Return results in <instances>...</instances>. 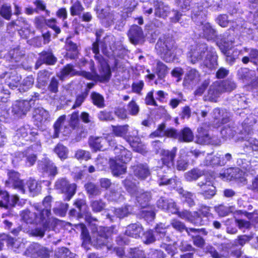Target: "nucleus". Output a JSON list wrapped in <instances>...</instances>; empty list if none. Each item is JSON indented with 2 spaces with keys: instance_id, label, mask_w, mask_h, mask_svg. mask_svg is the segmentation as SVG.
<instances>
[{
  "instance_id": "f257e3e1",
  "label": "nucleus",
  "mask_w": 258,
  "mask_h": 258,
  "mask_svg": "<svg viewBox=\"0 0 258 258\" xmlns=\"http://www.w3.org/2000/svg\"><path fill=\"white\" fill-rule=\"evenodd\" d=\"M86 221L89 223L92 230V236H90L86 226L80 223L77 225V228L81 230V237L83 239V245L91 243L97 248L107 245L109 237L113 232L111 227L97 226L95 222L97 220L93 217L90 213L85 216Z\"/></svg>"
},
{
  "instance_id": "f03ea898",
  "label": "nucleus",
  "mask_w": 258,
  "mask_h": 258,
  "mask_svg": "<svg viewBox=\"0 0 258 258\" xmlns=\"http://www.w3.org/2000/svg\"><path fill=\"white\" fill-rule=\"evenodd\" d=\"M50 196L46 197L42 203H34L32 205V211L25 209L20 212V215L22 220L27 224L48 226L47 221L51 215Z\"/></svg>"
},
{
  "instance_id": "7ed1b4c3",
  "label": "nucleus",
  "mask_w": 258,
  "mask_h": 258,
  "mask_svg": "<svg viewBox=\"0 0 258 258\" xmlns=\"http://www.w3.org/2000/svg\"><path fill=\"white\" fill-rule=\"evenodd\" d=\"M153 146L157 153H160L162 155L161 161L163 165L161 167H157V169L159 184L162 185L175 183V179L169 178L167 174L171 172V167L173 165L177 148L174 147L171 151L164 150L162 148V143L159 141L154 142Z\"/></svg>"
},
{
  "instance_id": "20e7f679",
  "label": "nucleus",
  "mask_w": 258,
  "mask_h": 258,
  "mask_svg": "<svg viewBox=\"0 0 258 258\" xmlns=\"http://www.w3.org/2000/svg\"><path fill=\"white\" fill-rule=\"evenodd\" d=\"M102 31L99 30L96 33V41L93 43L92 51L95 54V58L98 61L100 64L99 74L96 72L95 68L94 62L92 60L90 61V69L92 73L83 71L81 73L82 75L88 80H94L95 78H98L102 82L108 81L111 76L110 67L106 60L99 54V45L101 43L100 42V37Z\"/></svg>"
},
{
  "instance_id": "39448f33",
  "label": "nucleus",
  "mask_w": 258,
  "mask_h": 258,
  "mask_svg": "<svg viewBox=\"0 0 258 258\" xmlns=\"http://www.w3.org/2000/svg\"><path fill=\"white\" fill-rule=\"evenodd\" d=\"M203 7H199V4L193 8L191 14L192 20L198 26V34L208 40H216L217 42L225 41V38L220 40L221 36H218L216 29L209 22H206V15Z\"/></svg>"
},
{
  "instance_id": "423d86ee",
  "label": "nucleus",
  "mask_w": 258,
  "mask_h": 258,
  "mask_svg": "<svg viewBox=\"0 0 258 258\" xmlns=\"http://www.w3.org/2000/svg\"><path fill=\"white\" fill-rule=\"evenodd\" d=\"M187 56L190 62L194 64L202 60L205 56L203 64L209 70L215 69L218 65V56L215 49L208 47L206 44L192 46Z\"/></svg>"
},
{
  "instance_id": "0eeeda50",
  "label": "nucleus",
  "mask_w": 258,
  "mask_h": 258,
  "mask_svg": "<svg viewBox=\"0 0 258 258\" xmlns=\"http://www.w3.org/2000/svg\"><path fill=\"white\" fill-rule=\"evenodd\" d=\"M131 178V177H127L123 181L125 188L132 196L136 197L137 202L141 208L147 207L151 199V193L139 189L137 182L135 181H133Z\"/></svg>"
},
{
  "instance_id": "6e6552de",
  "label": "nucleus",
  "mask_w": 258,
  "mask_h": 258,
  "mask_svg": "<svg viewBox=\"0 0 258 258\" xmlns=\"http://www.w3.org/2000/svg\"><path fill=\"white\" fill-rule=\"evenodd\" d=\"M112 132L117 137H122L127 142L133 150L137 152L144 153L146 151L145 146L141 142L137 136L126 135L128 130V125L112 126Z\"/></svg>"
},
{
  "instance_id": "1a4fd4ad",
  "label": "nucleus",
  "mask_w": 258,
  "mask_h": 258,
  "mask_svg": "<svg viewBox=\"0 0 258 258\" xmlns=\"http://www.w3.org/2000/svg\"><path fill=\"white\" fill-rule=\"evenodd\" d=\"M210 211V207L202 205L199 210V213L198 212H191L185 210L179 213V217L195 225H203L205 224L207 222L203 220V218H206L207 219L213 218V215Z\"/></svg>"
},
{
  "instance_id": "9d476101",
  "label": "nucleus",
  "mask_w": 258,
  "mask_h": 258,
  "mask_svg": "<svg viewBox=\"0 0 258 258\" xmlns=\"http://www.w3.org/2000/svg\"><path fill=\"white\" fill-rule=\"evenodd\" d=\"M235 82L231 80L223 81H216L210 86L208 90V99L212 102H216L222 93L231 92L236 88Z\"/></svg>"
},
{
  "instance_id": "9b49d317",
  "label": "nucleus",
  "mask_w": 258,
  "mask_h": 258,
  "mask_svg": "<svg viewBox=\"0 0 258 258\" xmlns=\"http://www.w3.org/2000/svg\"><path fill=\"white\" fill-rule=\"evenodd\" d=\"M173 45L174 41L171 37L163 36L157 41L156 49L164 60L169 62L174 57Z\"/></svg>"
},
{
  "instance_id": "f8f14e48",
  "label": "nucleus",
  "mask_w": 258,
  "mask_h": 258,
  "mask_svg": "<svg viewBox=\"0 0 258 258\" xmlns=\"http://www.w3.org/2000/svg\"><path fill=\"white\" fill-rule=\"evenodd\" d=\"M89 143L95 151L105 150L107 145L113 148L116 144L114 137L111 135H107L104 137H92L89 139Z\"/></svg>"
},
{
  "instance_id": "ddd939ff",
  "label": "nucleus",
  "mask_w": 258,
  "mask_h": 258,
  "mask_svg": "<svg viewBox=\"0 0 258 258\" xmlns=\"http://www.w3.org/2000/svg\"><path fill=\"white\" fill-rule=\"evenodd\" d=\"M227 39L225 41H218L217 45L221 51L226 55L227 62L232 64L237 57L240 52L237 50H234L233 54L231 55L230 49L232 47L234 40L231 36L228 37Z\"/></svg>"
},
{
  "instance_id": "4468645a",
  "label": "nucleus",
  "mask_w": 258,
  "mask_h": 258,
  "mask_svg": "<svg viewBox=\"0 0 258 258\" xmlns=\"http://www.w3.org/2000/svg\"><path fill=\"white\" fill-rule=\"evenodd\" d=\"M197 186L199 187V193L205 199H210L216 195V187L212 181L208 178L199 182Z\"/></svg>"
},
{
  "instance_id": "2eb2a0df",
  "label": "nucleus",
  "mask_w": 258,
  "mask_h": 258,
  "mask_svg": "<svg viewBox=\"0 0 258 258\" xmlns=\"http://www.w3.org/2000/svg\"><path fill=\"white\" fill-rule=\"evenodd\" d=\"M55 189L62 193L66 194V199L69 201L76 192V185L70 184L66 178H59L55 183Z\"/></svg>"
},
{
  "instance_id": "dca6fc26",
  "label": "nucleus",
  "mask_w": 258,
  "mask_h": 258,
  "mask_svg": "<svg viewBox=\"0 0 258 258\" xmlns=\"http://www.w3.org/2000/svg\"><path fill=\"white\" fill-rule=\"evenodd\" d=\"M31 108L30 101L26 100H17L12 107V113L16 117H23L26 116Z\"/></svg>"
},
{
  "instance_id": "f3484780",
  "label": "nucleus",
  "mask_w": 258,
  "mask_h": 258,
  "mask_svg": "<svg viewBox=\"0 0 258 258\" xmlns=\"http://www.w3.org/2000/svg\"><path fill=\"white\" fill-rule=\"evenodd\" d=\"M201 80V74L195 69L189 68L185 75L183 85L185 87L195 86Z\"/></svg>"
},
{
  "instance_id": "a211bd4d",
  "label": "nucleus",
  "mask_w": 258,
  "mask_h": 258,
  "mask_svg": "<svg viewBox=\"0 0 258 258\" xmlns=\"http://www.w3.org/2000/svg\"><path fill=\"white\" fill-rule=\"evenodd\" d=\"M113 152L115 155V159L118 161L126 163L132 159V153L126 150L124 147L118 145L114 146Z\"/></svg>"
},
{
  "instance_id": "6ab92c4d",
  "label": "nucleus",
  "mask_w": 258,
  "mask_h": 258,
  "mask_svg": "<svg viewBox=\"0 0 258 258\" xmlns=\"http://www.w3.org/2000/svg\"><path fill=\"white\" fill-rule=\"evenodd\" d=\"M38 168L42 172L50 175L55 176L57 174L56 166L47 158H44L39 161Z\"/></svg>"
},
{
  "instance_id": "aec40b11",
  "label": "nucleus",
  "mask_w": 258,
  "mask_h": 258,
  "mask_svg": "<svg viewBox=\"0 0 258 258\" xmlns=\"http://www.w3.org/2000/svg\"><path fill=\"white\" fill-rule=\"evenodd\" d=\"M19 198L17 195H13L11 200L9 199L8 193L2 189L0 186V207L8 208L9 206L14 207L18 204Z\"/></svg>"
},
{
  "instance_id": "412c9836",
  "label": "nucleus",
  "mask_w": 258,
  "mask_h": 258,
  "mask_svg": "<svg viewBox=\"0 0 258 258\" xmlns=\"http://www.w3.org/2000/svg\"><path fill=\"white\" fill-rule=\"evenodd\" d=\"M100 12L101 13L99 14V17L102 19V22L106 27L113 24L115 21L122 19L126 17V15H124V14L121 15H119L118 13L114 12L106 14L104 10H101Z\"/></svg>"
},
{
  "instance_id": "4be33fe9",
  "label": "nucleus",
  "mask_w": 258,
  "mask_h": 258,
  "mask_svg": "<svg viewBox=\"0 0 258 258\" xmlns=\"http://www.w3.org/2000/svg\"><path fill=\"white\" fill-rule=\"evenodd\" d=\"M8 176L9 182L13 184L14 187L22 194H25V183L23 180L20 179L19 173L15 171H10L8 172Z\"/></svg>"
},
{
  "instance_id": "5701e85b",
  "label": "nucleus",
  "mask_w": 258,
  "mask_h": 258,
  "mask_svg": "<svg viewBox=\"0 0 258 258\" xmlns=\"http://www.w3.org/2000/svg\"><path fill=\"white\" fill-rule=\"evenodd\" d=\"M134 175L140 180H145L150 175L149 167L146 164L138 163L132 167Z\"/></svg>"
},
{
  "instance_id": "b1692460",
  "label": "nucleus",
  "mask_w": 258,
  "mask_h": 258,
  "mask_svg": "<svg viewBox=\"0 0 258 258\" xmlns=\"http://www.w3.org/2000/svg\"><path fill=\"white\" fill-rule=\"evenodd\" d=\"M213 117L216 121V124L219 126L229 121L230 114L226 109L215 108L213 111Z\"/></svg>"
},
{
  "instance_id": "393cba45",
  "label": "nucleus",
  "mask_w": 258,
  "mask_h": 258,
  "mask_svg": "<svg viewBox=\"0 0 258 258\" xmlns=\"http://www.w3.org/2000/svg\"><path fill=\"white\" fill-rule=\"evenodd\" d=\"M128 36L132 43L138 44L141 42L144 38L142 29L137 25H134L130 28Z\"/></svg>"
},
{
  "instance_id": "a878e982",
  "label": "nucleus",
  "mask_w": 258,
  "mask_h": 258,
  "mask_svg": "<svg viewBox=\"0 0 258 258\" xmlns=\"http://www.w3.org/2000/svg\"><path fill=\"white\" fill-rule=\"evenodd\" d=\"M154 14L156 17L165 18L170 12L169 6L161 1H154Z\"/></svg>"
},
{
  "instance_id": "bb28decb",
  "label": "nucleus",
  "mask_w": 258,
  "mask_h": 258,
  "mask_svg": "<svg viewBox=\"0 0 258 258\" xmlns=\"http://www.w3.org/2000/svg\"><path fill=\"white\" fill-rule=\"evenodd\" d=\"M169 226L162 223L157 224L155 228V232L158 240H162L163 242L171 241V237L167 234V229Z\"/></svg>"
},
{
  "instance_id": "cd10ccee",
  "label": "nucleus",
  "mask_w": 258,
  "mask_h": 258,
  "mask_svg": "<svg viewBox=\"0 0 258 258\" xmlns=\"http://www.w3.org/2000/svg\"><path fill=\"white\" fill-rule=\"evenodd\" d=\"M111 159L110 160V168L114 176H118L126 172V166L124 163Z\"/></svg>"
},
{
  "instance_id": "c85d7f7f",
  "label": "nucleus",
  "mask_w": 258,
  "mask_h": 258,
  "mask_svg": "<svg viewBox=\"0 0 258 258\" xmlns=\"http://www.w3.org/2000/svg\"><path fill=\"white\" fill-rule=\"evenodd\" d=\"M38 135L37 132L32 131L28 125H24L19 128L16 134V137L18 138H22L25 140L30 139V137H34Z\"/></svg>"
},
{
  "instance_id": "c756f323",
  "label": "nucleus",
  "mask_w": 258,
  "mask_h": 258,
  "mask_svg": "<svg viewBox=\"0 0 258 258\" xmlns=\"http://www.w3.org/2000/svg\"><path fill=\"white\" fill-rule=\"evenodd\" d=\"M143 229L141 224L139 223H135L128 225L126 227L125 234L132 237H139L141 234L143 233Z\"/></svg>"
},
{
  "instance_id": "7c9ffc66",
  "label": "nucleus",
  "mask_w": 258,
  "mask_h": 258,
  "mask_svg": "<svg viewBox=\"0 0 258 258\" xmlns=\"http://www.w3.org/2000/svg\"><path fill=\"white\" fill-rule=\"evenodd\" d=\"M170 224L176 230L182 232L185 230L189 235H190L191 233H198L200 230L199 229L186 228L183 223L175 219H172L171 221Z\"/></svg>"
},
{
  "instance_id": "2f4dec72",
  "label": "nucleus",
  "mask_w": 258,
  "mask_h": 258,
  "mask_svg": "<svg viewBox=\"0 0 258 258\" xmlns=\"http://www.w3.org/2000/svg\"><path fill=\"white\" fill-rule=\"evenodd\" d=\"M66 119V115L60 116L55 122L53 131L49 132V136L51 138H56L59 136L60 131L62 130V125H63Z\"/></svg>"
},
{
  "instance_id": "473e14b6",
  "label": "nucleus",
  "mask_w": 258,
  "mask_h": 258,
  "mask_svg": "<svg viewBox=\"0 0 258 258\" xmlns=\"http://www.w3.org/2000/svg\"><path fill=\"white\" fill-rule=\"evenodd\" d=\"M16 25L21 27L22 29L20 31V34L25 38H27L31 34L29 29L30 25L23 18H19L15 22Z\"/></svg>"
},
{
  "instance_id": "72a5a7b5",
  "label": "nucleus",
  "mask_w": 258,
  "mask_h": 258,
  "mask_svg": "<svg viewBox=\"0 0 258 258\" xmlns=\"http://www.w3.org/2000/svg\"><path fill=\"white\" fill-rule=\"evenodd\" d=\"M237 76L238 78L242 80L243 82H248L254 79L255 74L253 71L247 68H241L238 70Z\"/></svg>"
},
{
  "instance_id": "f704fd0d",
  "label": "nucleus",
  "mask_w": 258,
  "mask_h": 258,
  "mask_svg": "<svg viewBox=\"0 0 258 258\" xmlns=\"http://www.w3.org/2000/svg\"><path fill=\"white\" fill-rule=\"evenodd\" d=\"M25 185L26 187L25 193L28 191L32 196L37 194L41 190V186L34 179H30L26 184H25Z\"/></svg>"
},
{
  "instance_id": "c9c22d12",
  "label": "nucleus",
  "mask_w": 258,
  "mask_h": 258,
  "mask_svg": "<svg viewBox=\"0 0 258 258\" xmlns=\"http://www.w3.org/2000/svg\"><path fill=\"white\" fill-rule=\"evenodd\" d=\"M224 164H225V160H221L220 155L218 154L214 156L208 155L204 162V165L207 166H214L215 165L222 166Z\"/></svg>"
},
{
  "instance_id": "e433bc0d",
  "label": "nucleus",
  "mask_w": 258,
  "mask_h": 258,
  "mask_svg": "<svg viewBox=\"0 0 258 258\" xmlns=\"http://www.w3.org/2000/svg\"><path fill=\"white\" fill-rule=\"evenodd\" d=\"M33 117L38 122H44L49 118V113L43 108L38 107L35 109Z\"/></svg>"
},
{
  "instance_id": "4c0bfd02",
  "label": "nucleus",
  "mask_w": 258,
  "mask_h": 258,
  "mask_svg": "<svg viewBox=\"0 0 258 258\" xmlns=\"http://www.w3.org/2000/svg\"><path fill=\"white\" fill-rule=\"evenodd\" d=\"M179 194L181 195V199L183 202L186 203L189 207H192L195 205V196L194 194L184 190L182 189H179Z\"/></svg>"
},
{
  "instance_id": "58836bf2",
  "label": "nucleus",
  "mask_w": 258,
  "mask_h": 258,
  "mask_svg": "<svg viewBox=\"0 0 258 258\" xmlns=\"http://www.w3.org/2000/svg\"><path fill=\"white\" fill-rule=\"evenodd\" d=\"M48 226H44L45 229L51 230L55 232H58L59 230L63 227V223L62 221L57 219L51 218L47 221Z\"/></svg>"
},
{
  "instance_id": "ea45409f",
  "label": "nucleus",
  "mask_w": 258,
  "mask_h": 258,
  "mask_svg": "<svg viewBox=\"0 0 258 258\" xmlns=\"http://www.w3.org/2000/svg\"><path fill=\"white\" fill-rule=\"evenodd\" d=\"M194 134L189 127H184L178 134V141L180 142H190L194 139Z\"/></svg>"
},
{
  "instance_id": "a19ab883",
  "label": "nucleus",
  "mask_w": 258,
  "mask_h": 258,
  "mask_svg": "<svg viewBox=\"0 0 258 258\" xmlns=\"http://www.w3.org/2000/svg\"><path fill=\"white\" fill-rule=\"evenodd\" d=\"M204 174V171L198 168H194L184 174V177L188 181L197 180Z\"/></svg>"
},
{
  "instance_id": "79ce46f5",
  "label": "nucleus",
  "mask_w": 258,
  "mask_h": 258,
  "mask_svg": "<svg viewBox=\"0 0 258 258\" xmlns=\"http://www.w3.org/2000/svg\"><path fill=\"white\" fill-rule=\"evenodd\" d=\"M79 121V112H74L71 116L70 119L69 123V127L64 126L63 131L64 135H67L70 134L72 129H74L76 125H77Z\"/></svg>"
},
{
  "instance_id": "37998d69",
  "label": "nucleus",
  "mask_w": 258,
  "mask_h": 258,
  "mask_svg": "<svg viewBox=\"0 0 258 258\" xmlns=\"http://www.w3.org/2000/svg\"><path fill=\"white\" fill-rule=\"evenodd\" d=\"M111 211L117 218L121 219L127 216L132 213V207L128 205L118 209L114 208Z\"/></svg>"
},
{
  "instance_id": "c03bdc74",
  "label": "nucleus",
  "mask_w": 258,
  "mask_h": 258,
  "mask_svg": "<svg viewBox=\"0 0 258 258\" xmlns=\"http://www.w3.org/2000/svg\"><path fill=\"white\" fill-rule=\"evenodd\" d=\"M34 83V78L32 76L25 78L20 84L19 90L20 92H26L32 87Z\"/></svg>"
},
{
  "instance_id": "a18cd8bd",
  "label": "nucleus",
  "mask_w": 258,
  "mask_h": 258,
  "mask_svg": "<svg viewBox=\"0 0 258 258\" xmlns=\"http://www.w3.org/2000/svg\"><path fill=\"white\" fill-rule=\"evenodd\" d=\"M21 79V76L17 73H12L9 78L7 79L6 83L10 88L15 89L19 85V82Z\"/></svg>"
},
{
  "instance_id": "49530a36",
  "label": "nucleus",
  "mask_w": 258,
  "mask_h": 258,
  "mask_svg": "<svg viewBox=\"0 0 258 258\" xmlns=\"http://www.w3.org/2000/svg\"><path fill=\"white\" fill-rule=\"evenodd\" d=\"M215 210L221 217L227 216L229 213L233 212L235 208L233 206H226L223 205H220L215 207Z\"/></svg>"
},
{
  "instance_id": "de8ad7c7",
  "label": "nucleus",
  "mask_w": 258,
  "mask_h": 258,
  "mask_svg": "<svg viewBox=\"0 0 258 258\" xmlns=\"http://www.w3.org/2000/svg\"><path fill=\"white\" fill-rule=\"evenodd\" d=\"M227 0H202V6L204 9L208 7L217 8L221 7L224 4L226 3Z\"/></svg>"
},
{
  "instance_id": "09e8293b",
  "label": "nucleus",
  "mask_w": 258,
  "mask_h": 258,
  "mask_svg": "<svg viewBox=\"0 0 258 258\" xmlns=\"http://www.w3.org/2000/svg\"><path fill=\"white\" fill-rule=\"evenodd\" d=\"M40 245L38 243L31 244L25 252V255L29 258H38V252Z\"/></svg>"
},
{
  "instance_id": "8fccbe9b",
  "label": "nucleus",
  "mask_w": 258,
  "mask_h": 258,
  "mask_svg": "<svg viewBox=\"0 0 258 258\" xmlns=\"http://www.w3.org/2000/svg\"><path fill=\"white\" fill-rule=\"evenodd\" d=\"M236 133L235 126L233 123H230L223 127L221 131L222 136L225 138L233 137Z\"/></svg>"
},
{
  "instance_id": "3c124183",
  "label": "nucleus",
  "mask_w": 258,
  "mask_h": 258,
  "mask_svg": "<svg viewBox=\"0 0 258 258\" xmlns=\"http://www.w3.org/2000/svg\"><path fill=\"white\" fill-rule=\"evenodd\" d=\"M18 156L21 157H26V163L29 166L33 165L37 160V154L26 151L25 153H20Z\"/></svg>"
},
{
  "instance_id": "603ef678",
  "label": "nucleus",
  "mask_w": 258,
  "mask_h": 258,
  "mask_svg": "<svg viewBox=\"0 0 258 258\" xmlns=\"http://www.w3.org/2000/svg\"><path fill=\"white\" fill-rule=\"evenodd\" d=\"M197 142L200 144H210L211 143L210 137L209 134L204 132L203 127L198 129Z\"/></svg>"
},
{
  "instance_id": "864d4df0",
  "label": "nucleus",
  "mask_w": 258,
  "mask_h": 258,
  "mask_svg": "<svg viewBox=\"0 0 258 258\" xmlns=\"http://www.w3.org/2000/svg\"><path fill=\"white\" fill-rule=\"evenodd\" d=\"M49 76L47 72L45 71H40L38 74L36 86L41 88L45 86L48 79Z\"/></svg>"
},
{
  "instance_id": "5fc2aeb1",
  "label": "nucleus",
  "mask_w": 258,
  "mask_h": 258,
  "mask_svg": "<svg viewBox=\"0 0 258 258\" xmlns=\"http://www.w3.org/2000/svg\"><path fill=\"white\" fill-rule=\"evenodd\" d=\"M54 151L61 160L66 159L68 157V149L61 144L57 145L54 149Z\"/></svg>"
},
{
  "instance_id": "6e6d98bb",
  "label": "nucleus",
  "mask_w": 258,
  "mask_h": 258,
  "mask_svg": "<svg viewBox=\"0 0 258 258\" xmlns=\"http://www.w3.org/2000/svg\"><path fill=\"white\" fill-rule=\"evenodd\" d=\"M8 243L11 245L14 250L19 252V249H23L24 247V243L22 242L21 239H15L14 238H9Z\"/></svg>"
},
{
  "instance_id": "4d7b16f0",
  "label": "nucleus",
  "mask_w": 258,
  "mask_h": 258,
  "mask_svg": "<svg viewBox=\"0 0 258 258\" xmlns=\"http://www.w3.org/2000/svg\"><path fill=\"white\" fill-rule=\"evenodd\" d=\"M76 74V71L71 64L67 65L60 72L59 77L61 80H63L68 76H72Z\"/></svg>"
},
{
  "instance_id": "13d9d810",
  "label": "nucleus",
  "mask_w": 258,
  "mask_h": 258,
  "mask_svg": "<svg viewBox=\"0 0 258 258\" xmlns=\"http://www.w3.org/2000/svg\"><path fill=\"white\" fill-rule=\"evenodd\" d=\"M91 97L95 105L99 108L104 107V97L101 95L96 92H93L91 95Z\"/></svg>"
},
{
  "instance_id": "bf43d9fd",
  "label": "nucleus",
  "mask_w": 258,
  "mask_h": 258,
  "mask_svg": "<svg viewBox=\"0 0 258 258\" xmlns=\"http://www.w3.org/2000/svg\"><path fill=\"white\" fill-rule=\"evenodd\" d=\"M83 10L84 8L79 1H76L73 3L70 8L71 14L72 16L80 15Z\"/></svg>"
},
{
  "instance_id": "052dcab7",
  "label": "nucleus",
  "mask_w": 258,
  "mask_h": 258,
  "mask_svg": "<svg viewBox=\"0 0 258 258\" xmlns=\"http://www.w3.org/2000/svg\"><path fill=\"white\" fill-rule=\"evenodd\" d=\"M40 59L43 60V63L48 64H53L56 61V58L50 52H42L40 55Z\"/></svg>"
},
{
  "instance_id": "680f3d73",
  "label": "nucleus",
  "mask_w": 258,
  "mask_h": 258,
  "mask_svg": "<svg viewBox=\"0 0 258 258\" xmlns=\"http://www.w3.org/2000/svg\"><path fill=\"white\" fill-rule=\"evenodd\" d=\"M0 15L5 19L10 20L12 15L11 6L8 4L3 5L0 9Z\"/></svg>"
},
{
  "instance_id": "e2e57ef3",
  "label": "nucleus",
  "mask_w": 258,
  "mask_h": 258,
  "mask_svg": "<svg viewBox=\"0 0 258 258\" xmlns=\"http://www.w3.org/2000/svg\"><path fill=\"white\" fill-rule=\"evenodd\" d=\"M127 255L129 258H145L146 255L144 252L138 248H130Z\"/></svg>"
},
{
  "instance_id": "0e129e2a",
  "label": "nucleus",
  "mask_w": 258,
  "mask_h": 258,
  "mask_svg": "<svg viewBox=\"0 0 258 258\" xmlns=\"http://www.w3.org/2000/svg\"><path fill=\"white\" fill-rule=\"evenodd\" d=\"M127 110L130 115L136 116L140 111V107L134 100H132L127 106Z\"/></svg>"
},
{
  "instance_id": "69168bd1",
  "label": "nucleus",
  "mask_w": 258,
  "mask_h": 258,
  "mask_svg": "<svg viewBox=\"0 0 258 258\" xmlns=\"http://www.w3.org/2000/svg\"><path fill=\"white\" fill-rule=\"evenodd\" d=\"M107 199L110 201L119 202L123 199V197L120 192L111 189L107 195Z\"/></svg>"
},
{
  "instance_id": "338daca9",
  "label": "nucleus",
  "mask_w": 258,
  "mask_h": 258,
  "mask_svg": "<svg viewBox=\"0 0 258 258\" xmlns=\"http://www.w3.org/2000/svg\"><path fill=\"white\" fill-rule=\"evenodd\" d=\"M167 71V67L163 63L160 61L157 62L156 73L159 78H163L166 75Z\"/></svg>"
},
{
  "instance_id": "774afa93",
  "label": "nucleus",
  "mask_w": 258,
  "mask_h": 258,
  "mask_svg": "<svg viewBox=\"0 0 258 258\" xmlns=\"http://www.w3.org/2000/svg\"><path fill=\"white\" fill-rule=\"evenodd\" d=\"M91 206L93 212H100L104 209L105 203L101 200H95L91 203Z\"/></svg>"
}]
</instances>
